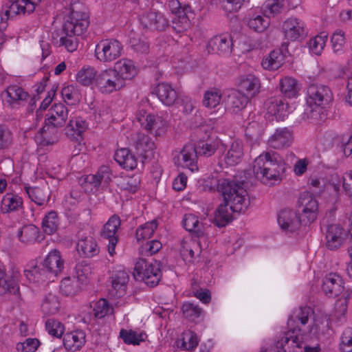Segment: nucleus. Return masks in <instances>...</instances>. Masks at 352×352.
Wrapping results in <instances>:
<instances>
[{
    "label": "nucleus",
    "mask_w": 352,
    "mask_h": 352,
    "mask_svg": "<svg viewBox=\"0 0 352 352\" xmlns=\"http://www.w3.org/2000/svg\"><path fill=\"white\" fill-rule=\"evenodd\" d=\"M252 170L254 176L264 184H274L283 179L285 163L274 151L260 154L254 161Z\"/></svg>",
    "instance_id": "f257e3e1"
},
{
    "label": "nucleus",
    "mask_w": 352,
    "mask_h": 352,
    "mask_svg": "<svg viewBox=\"0 0 352 352\" xmlns=\"http://www.w3.org/2000/svg\"><path fill=\"white\" fill-rule=\"evenodd\" d=\"M39 230L32 224L24 226L18 232L17 236L20 241L24 243H32L36 241Z\"/></svg>",
    "instance_id": "de8ad7c7"
},
{
    "label": "nucleus",
    "mask_w": 352,
    "mask_h": 352,
    "mask_svg": "<svg viewBox=\"0 0 352 352\" xmlns=\"http://www.w3.org/2000/svg\"><path fill=\"white\" fill-rule=\"evenodd\" d=\"M63 36H60L59 42L60 46H64L65 48L69 52H73L76 50L78 47L77 34H67L63 32Z\"/></svg>",
    "instance_id": "338daca9"
},
{
    "label": "nucleus",
    "mask_w": 352,
    "mask_h": 352,
    "mask_svg": "<svg viewBox=\"0 0 352 352\" xmlns=\"http://www.w3.org/2000/svg\"><path fill=\"white\" fill-rule=\"evenodd\" d=\"M120 219L117 215H113L103 226L100 235L107 241V250L111 256L115 254V248L118 243V231L120 226Z\"/></svg>",
    "instance_id": "ddd939ff"
},
{
    "label": "nucleus",
    "mask_w": 352,
    "mask_h": 352,
    "mask_svg": "<svg viewBox=\"0 0 352 352\" xmlns=\"http://www.w3.org/2000/svg\"><path fill=\"white\" fill-rule=\"evenodd\" d=\"M41 1L42 0H15L12 3V9L13 10L21 9L23 11V14H30Z\"/></svg>",
    "instance_id": "0e129e2a"
},
{
    "label": "nucleus",
    "mask_w": 352,
    "mask_h": 352,
    "mask_svg": "<svg viewBox=\"0 0 352 352\" xmlns=\"http://www.w3.org/2000/svg\"><path fill=\"white\" fill-rule=\"evenodd\" d=\"M25 192L31 201L38 206H43L50 199L48 188L41 187H25Z\"/></svg>",
    "instance_id": "79ce46f5"
},
{
    "label": "nucleus",
    "mask_w": 352,
    "mask_h": 352,
    "mask_svg": "<svg viewBox=\"0 0 352 352\" xmlns=\"http://www.w3.org/2000/svg\"><path fill=\"white\" fill-rule=\"evenodd\" d=\"M23 207V199L13 193H6L1 201L0 209L2 213H10L19 210Z\"/></svg>",
    "instance_id": "c9c22d12"
},
{
    "label": "nucleus",
    "mask_w": 352,
    "mask_h": 352,
    "mask_svg": "<svg viewBox=\"0 0 352 352\" xmlns=\"http://www.w3.org/2000/svg\"><path fill=\"white\" fill-rule=\"evenodd\" d=\"M43 267L51 278L60 274L64 268V261L60 252L56 249L50 251L43 263Z\"/></svg>",
    "instance_id": "a878e982"
},
{
    "label": "nucleus",
    "mask_w": 352,
    "mask_h": 352,
    "mask_svg": "<svg viewBox=\"0 0 352 352\" xmlns=\"http://www.w3.org/2000/svg\"><path fill=\"white\" fill-rule=\"evenodd\" d=\"M221 92L218 89H211L205 92L203 104L207 108H214L219 104Z\"/></svg>",
    "instance_id": "4d7b16f0"
},
{
    "label": "nucleus",
    "mask_w": 352,
    "mask_h": 352,
    "mask_svg": "<svg viewBox=\"0 0 352 352\" xmlns=\"http://www.w3.org/2000/svg\"><path fill=\"white\" fill-rule=\"evenodd\" d=\"M191 12V8L187 4H182L181 9L176 12L175 14L177 19H173V28L178 32L187 30L190 26V20L188 14Z\"/></svg>",
    "instance_id": "58836bf2"
},
{
    "label": "nucleus",
    "mask_w": 352,
    "mask_h": 352,
    "mask_svg": "<svg viewBox=\"0 0 352 352\" xmlns=\"http://www.w3.org/2000/svg\"><path fill=\"white\" fill-rule=\"evenodd\" d=\"M238 87L240 91L246 94L245 96L253 97L259 92L261 82L258 77L250 74L240 77Z\"/></svg>",
    "instance_id": "c85d7f7f"
},
{
    "label": "nucleus",
    "mask_w": 352,
    "mask_h": 352,
    "mask_svg": "<svg viewBox=\"0 0 352 352\" xmlns=\"http://www.w3.org/2000/svg\"><path fill=\"white\" fill-rule=\"evenodd\" d=\"M140 23L144 28L151 30H164L168 26V20L164 14L156 10L144 12L140 18Z\"/></svg>",
    "instance_id": "dca6fc26"
},
{
    "label": "nucleus",
    "mask_w": 352,
    "mask_h": 352,
    "mask_svg": "<svg viewBox=\"0 0 352 352\" xmlns=\"http://www.w3.org/2000/svg\"><path fill=\"white\" fill-rule=\"evenodd\" d=\"M283 30L285 38L291 41H296L305 35L304 22L295 17L288 18L283 22Z\"/></svg>",
    "instance_id": "5701e85b"
},
{
    "label": "nucleus",
    "mask_w": 352,
    "mask_h": 352,
    "mask_svg": "<svg viewBox=\"0 0 352 352\" xmlns=\"http://www.w3.org/2000/svg\"><path fill=\"white\" fill-rule=\"evenodd\" d=\"M59 218L55 211L48 212L43 219L42 228L47 234H52L58 230Z\"/></svg>",
    "instance_id": "603ef678"
},
{
    "label": "nucleus",
    "mask_w": 352,
    "mask_h": 352,
    "mask_svg": "<svg viewBox=\"0 0 352 352\" xmlns=\"http://www.w3.org/2000/svg\"><path fill=\"white\" fill-rule=\"evenodd\" d=\"M281 92L287 98H295L300 91L298 81L292 77L285 76L280 81Z\"/></svg>",
    "instance_id": "a18cd8bd"
},
{
    "label": "nucleus",
    "mask_w": 352,
    "mask_h": 352,
    "mask_svg": "<svg viewBox=\"0 0 352 352\" xmlns=\"http://www.w3.org/2000/svg\"><path fill=\"white\" fill-rule=\"evenodd\" d=\"M86 342L85 333L82 330H76L64 335L63 344L68 351H76Z\"/></svg>",
    "instance_id": "7c9ffc66"
},
{
    "label": "nucleus",
    "mask_w": 352,
    "mask_h": 352,
    "mask_svg": "<svg viewBox=\"0 0 352 352\" xmlns=\"http://www.w3.org/2000/svg\"><path fill=\"white\" fill-rule=\"evenodd\" d=\"M265 107L269 115L276 120H283L289 114L288 104L281 96H274L268 98Z\"/></svg>",
    "instance_id": "aec40b11"
},
{
    "label": "nucleus",
    "mask_w": 352,
    "mask_h": 352,
    "mask_svg": "<svg viewBox=\"0 0 352 352\" xmlns=\"http://www.w3.org/2000/svg\"><path fill=\"white\" fill-rule=\"evenodd\" d=\"M346 233L344 230L338 224L328 226L325 245L329 250H336L340 248L345 241Z\"/></svg>",
    "instance_id": "4be33fe9"
},
{
    "label": "nucleus",
    "mask_w": 352,
    "mask_h": 352,
    "mask_svg": "<svg viewBox=\"0 0 352 352\" xmlns=\"http://www.w3.org/2000/svg\"><path fill=\"white\" fill-rule=\"evenodd\" d=\"M243 156V148L241 142L234 141L224 157V161L229 166L239 164Z\"/></svg>",
    "instance_id": "a19ab883"
},
{
    "label": "nucleus",
    "mask_w": 352,
    "mask_h": 352,
    "mask_svg": "<svg viewBox=\"0 0 352 352\" xmlns=\"http://www.w3.org/2000/svg\"><path fill=\"white\" fill-rule=\"evenodd\" d=\"M294 141L293 131L289 128H279L267 140L268 145L274 149H283L289 147Z\"/></svg>",
    "instance_id": "6ab92c4d"
},
{
    "label": "nucleus",
    "mask_w": 352,
    "mask_h": 352,
    "mask_svg": "<svg viewBox=\"0 0 352 352\" xmlns=\"http://www.w3.org/2000/svg\"><path fill=\"white\" fill-rule=\"evenodd\" d=\"M68 118V109L62 103L54 104L49 110L45 119V126L40 129L41 135L45 142L46 144L51 142L47 140V130L50 126L54 128L61 127L65 124Z\"/></svg>",
    "instance_id": "6e6552de"
},
{
    "label": "nucleus",
    "mask_w": 352,
    "mask_h": 352,
    "mask_svg": "<svg viewBox=\"0 0 352 352\" xmlns=\"http://www.w3.org/2000/svg\"><path fill=\"white\" fill-rule=\"evenodd\" d=\"M97 74L94 67L82 68L76 74V80L84 86H88L93 82L95 85Z\"/></svg>",
    "instance_id": "6e6d98bb"
},
{
    "label": "nucleus",
    "mask_w": 352,
    "mask_h": 352,
    "mask_svg": "<svg viewBox=\"0 0 352 352\" xmlns=\"http://www.w3.org/2000/svg\"><path fill=\"white\" fill-rule=\"evenodd\" d=\"M123 52V45L114 38L102 39L96 45L95 56L102 63H110L118 59Z\"/></svg>",
    "instance_id": "423d86ee"
},
{
    "label": "nucleus",
    "mask_w": 352,
    "mask_h": 352,
    "mask_svg": "<svg viewBox=\"0 0 352 352\" xmlns=\"http://www.w3.org/2000/svg\"><path fill=\"white\" fill-rule=\"evenodd\" d=\"M232 39L230 35L221 34L211 38L207 45L209 52L228 56L232 51Z\"/></svg>",
    "instance_id": "a211bd4d"
},
{
    "label": "nucleus",
    "mask_w": 352,
    "mask_h": 352,
    "mask_svg": "<svg viewBox=\"0 0 352 352\" xmlns=\"http://www.w3.org/2000/svg\"><path fill=\"white\" fill-rule=\"evenodd\" d=\"M299 208H301L300 215L303 219L304 225L313 222L317 217L318 202L309 192H302L298 199Z\"/></svg>",
    "instance_id": "4468645a"
},
{
    "label": "nucleus",
    "mask_w": 352,
    "mask_h": 352,
    "mask_svg": "<svg viewBox=\"0 0 352 352\" xmlns=\"http://www.w3.org/2000/svg\"><path fill=\"white\" fill-rule=\"evenodd\" d=\"M60 305L58 298L55 294L49 293L43 300L41 310L45 314L54 315L59 311Z\"/></svg>",
    "instance_id": "49530a36"
},
{
    "label": "nucleus",
    "mask_w": 352,
    "mask_h": 352,
    "mask_svg": "<svg viewBox=\"0 0 352 352\" xmlns=\"http://www.w3.org/2000/svg\"><path fill=\"white\" fill-rule=\"evenodd\" d=\"M232 213H238L233 211L230 204L224 201L219 206L215 212L214 221L218 227H223L226 226L232 219Z\"/></svg>",
    "instance_id": "37998d69"
},
{
    "label": "nucleus",
    "mask_w": 352,
    "mask_h": 352,
    "mask_svg": "<svg viewBox=\"0 0 352 352\" xmlns=\"http://www.w3.org/2000/svg\"><path fill=\"white\" fill-rule=\"evenodd\" d=\"M81 285L76 278L67 277L62 280L60 289L61 293L65 296H74L80 290Z\"/></svg>",
    "instance_id": "3c124183"
},
{
    "label": "nucleus",
    "mask_w": 352,
    "mask_h": 352,
    "mask_svg": "<svg viewBox=\"0 0 352 352\" xmlns=\"http://www.w3.org/2000/svg\"><path fill=\"white\" fill-rule=\"evenodd\" d=\"M217 190L221 193L224 201L230 204L231 209L238 214L244 212L250 201L245 188V182L233 179L223 178L217 181Z\"/></svg>",
    "instance_id": "f03ea898"
},
{
    "label": "nucleus",
    "mask_w": 352,
    "mask_h": 352,
    "mask_svg": "<svg viewBox=\"0 0 352 352\" xmlns=\"http://www.w3.org/2000/svg\"><path fill=\"white\" fill-rule=\"evenodd\" d=\"M313 310L310 307H300L294 313L293 316L289 318L287 325L289 328L293 329L296 323L298 322L301 325L304 326L307 323V321L313 315Z\"/></svg>",
    "instance_id": "c03bdc74"
},
{
    "label": "nucleus",
    "mask_w": 352,
    "mask_h": 352,
    "mask_svg": "<svg viewBox=\"0 0 352 352\" xmlns=\"http://www.w3.org/2000/svg\"><path fill=\"white\" fill-rule=\"evenodd\" d=\"M244 22L252 30L262 32L270 25L268 17L263 16L261 13H258L254 10L250 11L245 17Z\"/></svg>",
    "instance_id": "2f4dec72"
},
{
    "label": "nucleus",
    "mask_w": 352,
    "mask_h": 352,
    "mask_svg": "<svg viewBox=\"0 0 352 352\" xmlns=\"http://www.w3.org/2000/svg\"><path fill=\"white\" fill-rule=\"evenodd\" d=\"M110 278L111 283L110 292L111 295L117 298L124 295L126 283L129 280L128 272L123 267H118L113 271Z\"/></svg>",
    "instance_id": "412c9836"
},
{
    "label": "nucleus",
    "mask_w": 352,
    "mask_h": 352,
    "mask_svg": "<svg viewBox=\"0 0 352 352\" xmlns=\"http://www.w3.org/2000/svg\"><path fill=\"white\" fill-rule=\"evenodd\" d=\"M111 68L113 72L117 73L118 78L124 82V85H126L127 80L132 79L138 73L134 62L126 58L118 60Z\"/></svg>",
    "instance_id": "393cba45"
},
{
    "label": "nucleus",
    "mask_w": 352,
    "mask_h": 352,
    "mask_svg": "<svg viewBox=\"0 0 352 352\" xmlns=\"http://www.w3.org/2000/svg\"><path fill=\"white\" fill-rule=\"evenodd\" d=\"M221 144V141L220 139H210L206 142H199L196 148L199 155L208 157L212 155Z\"/></svg>",
    "instance_id": "09e8293b"
},
{
    "label": "nucleus",
    "mask_w": 352,
    "mask_h": 352,
    "mask_svg": "<svg viewBox=\"0 0 352 352\" xmlns=\"http://www.w3.org/2000/svg\"><path fill=\"white\" fill-rule=\"evenodd\" d=\"M24 274L30 282L41 283L47 279L51 280L43 264L37 265L34 262L28 265L24 270Z\"/></svg>",
    "instance_id": "473e14b6"
},
{
    "label": "nucleus",
    "mask_w": 352,
    "mask_h": 352,
    "mask_svg": "<svg viewBox=\"0 0 352 352\" xmlns=\"http://www.w3.org/2000/svg\"><path fill=\"white\" fill-rule=\"evenodd\" d=\"M140 184V177L138 175H133L123 177L118 185L122 190L134 193L139 189Z\"/></svg>",
    "instance_id": "bf43d9fd"
},
{
    "label": "nucleus",
    "mask_w": 352,
    "mask_h": 352,
    "mask_svg": "<svg viewBox=\"0 0 352 352\" xmlns=\"http://www.w3.org/2000/svg\"><path fill=\"white\" fill-rule=\"evenodd\" d=\"M45 329L50 336L59 338L63 335L65 328L60 321L50 318L45 322Z\"/></svg>",
    "instance_id": "13d9d810"
},
{
    "label": "nucleus",
    "mask_w": 352,
    "mask_h": 352,
    "mask_svg": "<svg viewBox=\"0 0 352 352\" xmlns=\"http://www.w3.org/2000/svg\"><path fill=\"white\" fill-rule=\"evenodd\" d=\"M344 289V280L336 273H330L323 279L322 290L330 297L338 296Z\"/></svg>",
    "instance_id": "bb28decb"
},
{
    "label": "nucleus",
    "mask_w": 352,
    "mask_h": 352,
    "mask_svg": "<svg viewBox=\"0 0 352 352\" xmlns=\"http://www.w3.org/2000/svg\"><path fill=\"white\" fill-rule=\"evenodd\" d=\"M249 101V98L240 91L232 90L225 100L226 108L232 113H238L243 109Z\"/></svg>",
    "instance_id": "cd10ccee"
},
{
    "label": "nucleus",
    "mask_w": 352,
    "mask_h": 352,
    "mask_svg": "<svg viewBox=\"0 0 352 352\" xmlns=\"http://www.w3.org/2000/svg\"><path fill=\"white\" fill-rule=\"evenodd\" d=\"M157 228L156 220H152L139 226L135 232L138 241L144 240L151 238Z\"/></svg>",
    "instance_id": "864d4df0"
},
{
    "label": "nucleus",
    "mask_w": 352,
    "mask_h": 352,
    "mask_svg": "<svg viewBox=\"0 0 352 352\" xmlns=\"http://www.w3.org/2000/svg\"><path fill=\"white\" fill-rule=\"evenodd\" d=\"M125 85L118 78L116 72L112 68H107L99 72L97 74L95 87L102 94H110L120 91Z\"/></svg>",
    "instance_id": "0eeeda50"
},
{
    "label": "nucleus",
    "mask_w": 352,
    "mask_h": 352,
    "mask_svg": "<svg viewBox=\"0 0 352 352\" xmlns=\"http://www.w3.org/2000/svg\"><path fill=\"white\" fill-rule=\"evenodd\" d=\"M136 119L142 126L155 136L161 135L166 125V122L162 117L157 115L147 114L143 110L137 113Z\"/></svg>",
    "instance_id": "2eb2a0df"
},
{
    "label": "nucleus",
    "mask_w": 352,
    "mask_h": 352,
    "mask_svg": "<svg viewBox=\"0 0 352 352\" xmlns=\"http://www.w3.org/2000/svg\"><path fill=\"white\" fill-rule=\"evenodd\" d=\"M284 6L283 0H267L263 5V10L267 17L279 14Z\"/></svg>",
    "instance_id": "69168bd1"
},
{
    "label": "nucleus",
    "mask_w": 352,
    "mask_h": 352,
    "mask_svg": "<svg viewBox=\"0 0 352 352\" xmlns=\"http://www.w3.org/2000/svg\"><path fill=\"white\" fill-rule=\"evenodd\" d=\"M196 146L192 143L184 146L182 151L173 157L174 164L179 167L186 168L191 172L198 170L197 156Z\"/></svg>",
    "instance_id": "9d476101"
},
{
    "label": "nucleus",
    "mask_w": 352,
    "mask_h": 352,
    "mask_svg": "<svg viewBox=\"0 0 352 352\" xmlns=\"http://www.w3.org/2000/svg\"><path fill=\"white\" fill-rule=\"evenodd\" d=\"M302 220L300 214L290 209L282 210L278 214V223L285 232H293L298 230L302 224L304 225Z\"/></svg>",
    "instance_id": "f3484780"
},
{
    "label": "nucleus",
    "mask_w": 352,
    "mask_h": 352,
    "mask_svg": "<svg viewBox=\"0 0 352 352\" xmlns=\"http://www.w3.org/2000/svg\"><path fill=\"white\" fill-rule=\"evenodd\" d=\"M327 41V34L324 32L317 35L314 38L310 39L309 47L312 53L316 55H320Z\"/></svg>",
    "instance_id": "052dcab7"
},
{
    "label": "nucleus",
    "mask_w": 352,
    "mask_h": 352,
    "mask_svg": "<svg viewBox=\"0 0 352 352\" xmlns=\"http://www.w3.org/2000/svg\"><path fill=\"white\" fill-rule=\"evenodd\" d=\"M199 340L195 333L186 331L183 333L181 348L185 350H192L197 347Z\"/></svg>",
    "instance_id": "774afa93"
},
{
    "label": "nucleus",
    "mask_w": 352,
    "mask_h": 352,
    "mask_svg": "<svg viewBox=\"0 0 352 352\" xmlns=\"http://www.w3.org/2000/svg\"><path fill=\"white\" fill-rule=\"evenodd\" d=\"M133 141L137 153L144 160H147L153 156L155 145L151 138L143 133H137L133 137Z\"/></svg>",
    "instance_id": "b1692460"
},
{
    "label": "nucleus",
    "mask_w": 352,
    "mask_h": 352,
    "mask_svg": "<svg viewBox=\"0 0 352 352\" xmlns=\"http://www.w3.org/2000/svg\"><path fill=\"white\" fill-rule=\"evenodd\" d=\"M87 127L86 122L82 118L72 119L65 128V133L70 139L79 142L82 139V134Z\"/></svg>",
    "instance_id": "72a5a7b5"
},
{
    "label": "nucleus",
    "mask_w": 352,
    "mask_h": 352,
    "mask_svg": "<svg viewBox=\"0 0 352 352\" xmlns=\"http://www.w3.org/2000/svg\"><path fill=\"white\" fill-rule=\"evenodd\" d=\"M77 250L80 254L85 257H92L99 252L96 240L90 236L79 239Z\"/></svg>",
    "instance_id": "ea45409f"
},
{
    "label": "nucleus",
    "mask_w": 352,
    "mask_h": 352,
    "mask_svg": "<svg viewBox=\"0 0 352 352\" xmlns=\"http://www.w3.org/2000/svg\"><path fill=\"white\" fill-rule=\"evenodd\" d=\"M331 43L334 53H342L345 45V36L344 32L341 30H336L331 36Z\"/></svg>",
    "instance_id": "e2e57ef3"
},
{
    "label": "nucleus",
    "mask_w": 352,
    "mask_h": 352,
    "mask_svg": "<svg viewBox=\"0 0 352 352\" xmlns=\"http://www.w3.org/2000/svg\"><path fill=\"white\" fill-rule=\"evenodd\" d=\"M301 329L298 326L284 333V336L276 344V352H302L303 338Z\"/></svg>",
    "instance_id": "1a4fd4ad"
},
{
    "label": "nucleus",
    "mask_w": 352,
    "mask_h": 352,
    "mask_svg": "<svg viewBox=\"0 0 352 352\" xmlns=\"http://www.w3.org/2000/svg\"><path fill=\"white\" fill-rule=\"evenodd\" d=\"M70 10L63 25V32L80 36L85 32L89 24L87 8L81 3L74 2L71 4Z\"/></svg>",
    "instance_id": "7ed1b4c3"
},
{
    "label": "nucleus",
    "mask_w": 352,
    "mask_h": 352,
    "mask_svg": "<svg viewBox=\"0 0 352 352\" xmlns=\"http://www.w3.org/2000/svg\"><path fill=\"white\" fill-rule=\"evenodd\" d=\"M333 100V94L330 89L325 85L312 84L307 91V103L309 106L304 113L307 115L303 118H309L308 113H312L311 109L314 106L324 107Z\"/></svg>",
    "instance_id": "39448f33"
},
{
    "label": "nucleus",
    "mask_w": 352,
    "mask_h": 352,
    "mask_svg": "<svg viewBox=\"0 0 352 352\" xmlns=\"http://www.w3.org/2000/svg\"><path fill=\"white\" fill-rule=\"evenodd\" d=\"M155 91L158 98L167 106L173 105L178 98L177 91L167 83L158 84Z\"/></svg>",
    "instance_id": "f704fd0d"
},
{
    "label": "nucleus",
    "mask_w": 352,
    "mask_h": 352,
    "mask_svg": "<svg viewBox=\"0 0 352 352\" xmlns=\"http://www.w3.org/2000/svg\"><path fill=\"white\" fill-rule=\"evenodd\" d=\"M285 56L280 50H274L265 56L261 62L265 69L276 70L284 63Z\"/></svg>",
    "instance_id": "4c0bfd02"
},
{
    "label": "nucleus",
    "mask_w": 352,
    "mask_h": 352,
    "mask_svg": "<svg viewBox=\"0 0 352 352\" xmlns=\"http://www.w3.org/2000/svg\"><path fill=\"white\" fill-rule=\"evenodd\" d=\"M113 174L107 166H100L95 174L86 175L82 186L85 190H96L100 186L107 187L111 181Z\"/></svg>",
    "instance_id": "9b49d317"
},
{
    "label": "nucleus",
    "mask_w": 352,
    "mask_h": 352,
    "mask_svg": "<svg viewBox=\"0 0 352 352\" xmlns=\"http://www.w3.org/2000/svg\"><path fill=\"white\" fill-rule=\"evenodd\" d=\"M184 228L193 233L197 237H201L207 234V230L210 226H206L199 221V217L193 214H186L182 220Z\"/></svg>",
    "instance_id": "c756f323"
},
{
    "label": "nucleus",
    "mask_w": 352,
    "mask_h": 352,
    "mask_svg": "<svg viewBox=\"0 0 352 352\" xmlns=\"http://www.w3.org/2000/svg\"><path fill=\"white\" fill-rule=\"evenodd\" d=\"M129 44L132 50L140 54L147 53L148 51V44L144 36L131 32L129 34Z\"/></svg>",
    "instance_id": "8fccbe9b"
},
{
    "label": "nucleus",
    "mask_w": 352,
    "mask_h": 352,
    "mask_svg": "<svg viewBox=\"0 0 352 352\" xmlns=\"http://www.w3.org/2000/svg\"><path fill=\"white\" fill-rule=\"evenodd\" d=\"M116 161L124 168L133 170L137 166V158L129 149L123 148L115 153Z\"/></svg>",
    "instance_id": "e433bc0d"
},
{
    "label": "nucleus",
    "mask_w": 352,
    "mask_h": 352,
    "mask_svg": "<svg viewBox=\"0 0 352 352\" xmlns=\"http://www.w3.org/2000/svg\"><path fill=\"white\" fill-rule=\"evenodd\" d=\"M29 98V94L22 87L16 85L8 86L1 93L3 103L11 109H19L20 107L24 106Z\"/></svg>",
    "instance_id": "f8f14e48"
},
{
    "label": "nucleus",
    "mask_w": 352,
    "mask_h": 352,
    "mask_svg": "<svg viewBox=\"0 0 352 352\" xmlns=\"http://www.w3.org/2000/svg\"><path fill=\"white\" fill-rule=\"evenodd\" d=\"M92 268L89 263L86 261L78 263L76 266V278L79 283L83 284L86 283L87 280L91 274Z\"/></svg>",
    "instance_id": "680f3d73"
},
{
    "label": "nucleus",
    "mask_w": 352,
    "mask_h": 352,
    "mask_svg": "<svg viewBox=\"0 0 352 352\" xmlns=\"http://www.w3.org/2000/svg\"><path fill=\"white\" fill-rule=\"evenodd\" d=\"M145 336V333H138L133 330L122 329L120 331V337L127 344L138 345L141 342L144 341Z\"/></svg>",
    "instance_id": "5fc2aeb1"
},
{
    "label": "nucleus",
    "mask_w": 352,
    "mask_h": 352,
    "mask_svg": "<svg viewBox=\"0 0 352 352\" xmlns=\"http://www.w3.org/2000/svg\"><path fill=\"white\" fill-rule=\"evenodd\" d=\"M133 276L148 286H156L162 276L160 263L156 261L149 262L145 259H139L135 265Z\"/></svg>",
    "instance_id": "20e7f679"
}]
</instances>
